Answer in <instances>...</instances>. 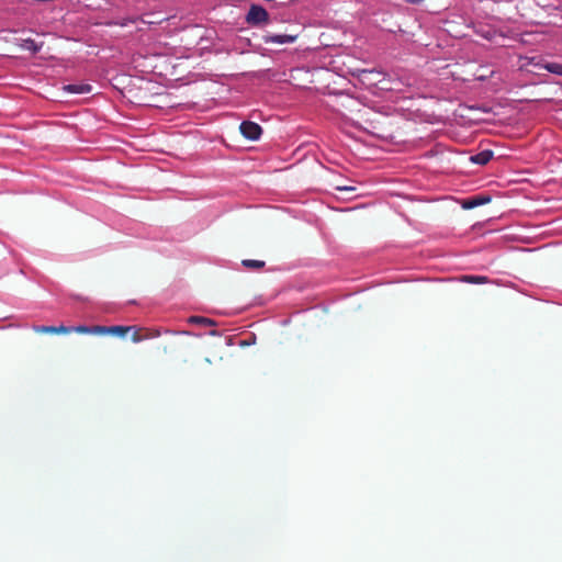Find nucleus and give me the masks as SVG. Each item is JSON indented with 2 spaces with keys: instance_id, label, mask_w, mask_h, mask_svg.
<instances>
[{
  "instance_id": "1",
  "label": "nucleus",
  "mask_w": 562,
  "mask_h": 562,
  "mask_svg": "<svg viewBox=\"0 0 562 562\" xmlns=\"http://www.w3.org/2000/svg\"><path fill=\"white\" fill-rule=\"evenodd\" d=\"M269 13L267 10L259 4H251L246 15V22L250 25H259L268 23Z\"/></svg>"
},
{
  "instance_id": "2",
  "label": "nucleus",
  "mask_w": 562,
  "mask_h": 562,
  "mask_svg": "<svg viewBox=\"0 0 562 562\" xmlns=\"http://www.w3.org/2000/svg\"><path fill=\"white\" fill-rule=\"evenodd\" d=\"M239 131L245 138L250 140L259 139L262 134L261 126L251 121H244L239 126Z\"/></svg>"
},
{
  "instance_id": "3",
  "label": "nucleus",
  "mask_w": 562,
  "mask_h": 562,
  "mask_svg": "<svg viewBox=\"0 0 562 562\" xmlns=\"http://www.w3.org/2000/svg\"><path fill=\"white\" fill-rule=\"evenodd\" d=\"M297 37V34H266L262 36V41L265 44H291Z\"/></svg>"
},
{
  "instance_id": "4",
  "label": "nucleus",
  "mask_w": 562,
  "mask_h": 562,
  "mask_svg": "<svg viewBox=\"0 0 562 562\" xmlns=\"http://www.w3.org/2000/svg\"><path fill=\"white\" fill-rule=\"evenodd\" d=\"M491 202V196L486 194H479L474 196H470L468 199H464L461 203V206L464 210H471L474 207H477L480 205L486 204Z\"/></svg>"
},
{
  "instance_id": "5",
  "label": "nucleus",
  "mask_w": 562,
  "mask_h": 562,
  "mask_svg": "<svg viewBox=\"0 0 562 562\" xmlns=\"http://www.w3.org/2000/svg\"><path fill=\"white\" fill-rule=\"evenodd\" d=\"M34 331L37 334H70L67 326H35Z\"/></svg>"
},
{
  "instance_id": "6",
  "label": "nucleus",
  "mask_w": 562,
  "mask_h": 562,
  "mask_svg": "<svg viewBox=\"0 0 562 562\" xmlns=\"http://www.w3.org/2000/svg\"><path fill=\"white\" fill-rule=\"evenodd\" d=\"M70 329V333H77V334H91V335H101L103 331L101 325L95 326H86V325H79L75 327H68Z\"/></svg>"
},
{
  "instance_id": "7",
  "label": "nucleus",
  "mask_w": 562,
  "mask_h": 562,
  "mask_svg": "<svg viewBox=\"0 0 562 562\" xmlns=\"http://www.w3.org/2000/svg\"><path fill=\"white\" fill-rule=\"evenodd\" d=\"M64 90L75 94H86L91 92L92 88L88 83H71L64 86Z\"/></svg>"
},
{
  "instance_id": "8",
  "label": "nucleus",
  "mask_w": 562,
  "mask_h": 562,
  "mask_svg": "<svg viewBox=\"0 0 562 562\" xmlns=\"http://www.w3.org/2000/svg\"><path fill=\"white\" fill-rule=\"evenodd\" d=\"M132 327L130 326H102V329L103 331L101 333V335H108V334H111V335H116V336H120V337H124L130 330H131Z\"/></svg>"
},
{
  "instance_id": "9",
  "label": "nucleus",
  "mask_w": 562,
  "mask_h": 562,
  "mask_svg": "<svg viewBox=\"0 0 562 562\" xmlns=\"http://www.w3.org/2000/svg\"><path fill=\"white\" fill-rule=\"evenodd\" d=\"M492 157H493L492 150H483L476 155L471 156L470 160L474 164L483 166V165H486L487 162H490Z\"/></svg>"
},
{
  "instance_id": "10",
  "label": "nucleus",
  "mask_w": 562,
  "mask_h": 562,
  "mask_svg": "<svg viewBox=\"0 0 562 562\" xmlns=\"http://www.w3.org/2000/svg\"><path fill=\"white\" fill-rule=\"evenodd\" d=\"M19 46L22 48V49H25V50H30L32 52L33 54H36L41 50L42 46H43V43L41 44H37L34 40L32 38H24L21 41V43L19 44Z\"/></svg>"
},
{
  "instance_id": "11",
  "label": "nucleus",
  "mask_w": 562,
  "mask_h": 562,
  "mask_svg": "<svg viewBox=\"0 0 562 562\" xmlns=\"http://www.w3.org/2000/svg\"><path fill=\"white\" fill-rule=\"evenodd\" d=\"M241 265L246 269H251V270H260V269H262L266 266L265 261H262V260H255V259H244L241 261Z\"/></svg>"
},
{
  "instance_id": "12",
  "label": "nucleus",
  "mask_w": 562,
  "mask_h": 562,
  "mask_svg": "<svg viewBox=\"0 0 562 562\" xmlns=\"http://www.w3.org/2000/svg\"><path fill=\"white\" fill-rule=\"evenodd\" d=\"M188 322L190 324H196V325H201V326H214L215 325V322L213 319L206 318L203 316H191V317H189Z\"/></svg>"
},
{
  "instance_id": "13",
  "label": "nucleus",
  "mask_w": 562,
  "mask_h": 562,
  "mask_svg": "<svg viewBox=\"0 0 562 562\" xmlns=\"http://www.w3.org/2000/svg\"><path fill=\"white\" fill-rule=\"evenodd\" d=\"M543 68L551 74L562 76V64L560 63H547Z\"/></svg>"
},
{
  "instance_id": "14",
  "label": "nucleus",
  "mask_w": 562,
  "mask_h": 562,
  "mask_svg": "<svg viewBox=\"0 0 562 562\" xmlns=\"http://www.w3.org/2000/svg\"><path fill=\"white\" fill-rule=\"evenodd\" d=\"M463 280L470 283H486L488 279L483 276H464Z\"/></svg>"
},
{
  "instance_id": "15",
  "label": "nucleus",
  "mask_w": 562,
  "mask_h": 562,
  "mask_svg": "<svg viewBox=\"0 0 562 562\" xmlns=\"http://www.w3.org/2000/svg\"><path fill=\"white\" fill-rule=\"evenodd\" d=\"M160 335V331L158 329L150 330V333L146 336L148 338H155Z\"/></svg>"
},
{
  "instance_id": "16",
  "label": "nucleus",
  "mask_w": 562,
  "mask_h": 562,
  "mask_svg": "<svg viewBox=\"0 0 562 562\" xmlns=\"http://www.w3.org/2000/svg\"><path fill=\"white\" fill-rule=\"evenodd\" d=\"M132 340H133L134 342H138V341H140V340H142V337H140L137 333H135V334L133 335V337H132Z\"/></svg>"
},
{
  "instance_id": "17",
  "label": "nucleus",
  "mask_w": 562,
  "mask_h": 562,
  "mask_svg": "<svg viewBox=\"0 0 562 562\" xmlns=\"http://www.w3.org/2000/svg\"><path fill=\"white\" fill-rule=\"evenodd\" d=\"M373 74H374V70H363L362 71L363 78H367L368 76L373 75Z\"/></svg>"
}]
</instances>
